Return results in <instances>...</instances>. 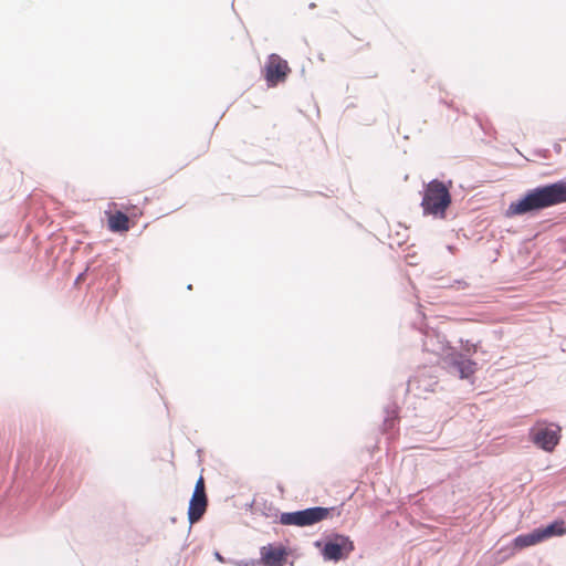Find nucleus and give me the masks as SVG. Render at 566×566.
Listing matches in <instances>:
<instances>
[{
	"label": "nucleus",
	"mask_w": 566,
	"mask_h": 566,
	"mask_svg": "<svg viewBox=\"0 0 566 566\" xmlns=\"http://www.w3.org/2000/svg\"><path fill=\"white\" fill-rule=\"evenodd\" d=\"M566 202V182L558 181L528 191L520 200L510 203L506 216H521Z\"/></svg>",
	"instance_id": "1"
},
{
	"label": "nucleus",
	"mask_w": 566,
	"mask_h": 566,
	"mask_svg": "<svg viewBox=\"0 0 566 566\" xmlns=\"http://www.w3.org/2000/svg\"><path fill=\"white\" fill-rule=\"evenodd\" d=\"M450 205L451 195L442 181L434 179L426 186L421 201L424 214L444 218Z\"/></svg>",
	"instance_id": "2"
},
{
	"label": "nucleus",
	"mask_w": 566,
	"mask_h": 566,
	"mask_svg": "<svg viewBox=\"0 0 566 566\" xmlns=\"http://www.w3.org/2000/svg\"><path fill=\"white\" fill-rule=\"evenodd\" d=\"M336 512L335 507H310L302 511L281 514L280 522L283 525L311 526L331 517Z\"/></svg>",
	"instance_id": "3"
},
{
	"label": "nucleus",
	"mask_w": 566,
	"mask_h": 566,
	"mask_svg": "<svg viewBox=\"0 0 566 566\" xmlns=\"http://www.w3.org/2000/svg\"><path fill=\"white\" fill-rule=\"evenodd\" d=\"M262 73L268 87H275L286 81L291 73V67L286 60L279 54L272 53L268 56Z\"/></svg>",
	"instance_id": "4"
},
{
	"label": "nucleus",
	"mask_w": 566,
	"mask_h": 566,
	"mask_svg": "<svg viewBox=\"0 0 566 566\" xmlns=\"http://www.w3.org/2000/svg\"><path fill=\"white\" fill-rule=\"evenodd\" d=\"M354 548V543L348 536L335 535L325 543L322 554L326 560L338 562L347 558Z\"/></svg>",
	"instance_id": "5"
},
{
	"label": "nucleus",
	"mask_w": 566,
	"mask_h": 566,
	"mask_svg": "<svg viewBox=\"0 0 566 566\" xmlns=\"http://www.w3.org/2000/svg\"><path fill=\"white\" fill-rule=\"evenodd\" d=\"M208 506V499L206 495L205 480L200 476L195 485L192 496L190 499L188 509V520L190 524L197 523L206 513Z\"/></svg>",
	"instance_id": "6"
},
{
	"label": "nucleus",
	"mask_w": 566,
	"mask_h": 566,
	"mask_svg": "<svg viewBox=\"0 0 566 566\" xmlns=\"http://www.w3.org/2000/svg\"><path fill=\"white\" fill-rule=\"evenodd\" d=\"M261 560L263 566H283L287 552L283 546L266 545L260 549Z\"/></svg>",
	"instance_id": "7"
},
{
	"label": "nucleus",
	"mask_w": 566,
	"mask_h": 566,
	"mask_svg": "<svg viewBox=\"0 0 566 566\" xmlns=\"http://www.w3.org/2000/svg\"><path fill=\"white\" fill-rule=\"evenodd\" d=\"M558 430L542 428L533 433V441L543 450L552 452L559 442Z\"/></svg>",
	"instance_id": "8"
},
{
	"label": "nucleus",
	"mask_w": 566,
	"mask_h": 566,
	"mask_svg": "<svg viewBox=\"0 0 566 566\" xmlns=\"http://www.w3.org/2000/svg\"><path fill=\"white\" fill-rule=\"evenodd\" d=\"M107 222L109 230L113 232H126L129 230V219L120 211L107 213Z\"/></svg>",
	"instance_id": "9"
},
{
	"label": "nucleus",
	"mask_w": 566,
	"mask_h": 566,
	"mask_svg": "<svg viewBox=\"0 0 566 566\" xmlns=\"http://www.w3.org/2000/svg\"><path fill=\"white\" fill-rule=\"evenodd\" d=\"M542 543L537 528L528 534H522L514 538L512 546L514 551H522L524 548L534 546Z\"/></svg>",
	"instance_id": "10"
},
{
	"label": "nucleus",
	"mask_w": 566,
	"mask_h": 566,
	"mask_svg": "<svg viewBox=\"0 0 566 566\" xmlns=\"http://www.w3.org/2000/svg\"><path fill=\"white\" fill-rule=\"evenodd\" d=\"M539 537L542 542L553 537V536H562L566 534L565 522L563 520H557L551 523L545 527L537 528Z\"/></svg>",
	"instance_id": "11"
},
{
	"label": "nucleus",
	"mask_w": 566,
	"mask_h": 566,
	"mask_svg": "<svg viewBox=\"0 0 566 566\" xmlns=\"http://www.w3.org/2000/svg\"><path fill=\"white\" fill-rule=\"evenodd\" d=\"M461 378H469L476 371V363L471 359L461 358L454 361Z\"/></svg>",
	"instance_id": "12"
},
{
	"label": "nucleus",
	"mask_w": 566,
	"mask_h": 566,
	"mask_svg": "<svg viewBox=\"0 0 566 566\" xmlns=\"http://www.w3.org/2000/svg\"><path fill=\"white\" fill-rule=\"evenodd\" d=\"M214 555H216V558H217L218 560H220V562H224V559H223V557L220 555V553H218V552H217Z\"/></svg>",
	"instance_id": "13"
}]
</instances>
